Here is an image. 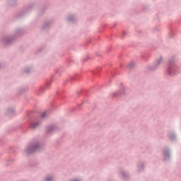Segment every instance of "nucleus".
<instances>
[{
  "label": "nucleus",
  "instance_id": "7ed1b4c3",
  "mask_svg": "<svg viewBox=\"0 0 181 181\" xmlns=\"http://www.w3.org/2000/svg\"><path fill=\"white\" fill-rule=\"evenodd\" d=\"M42 117H45V113L42 114Z\"/></svg>",
  "mask_w": 181,
  "mask_h": 181
},
{
  "label": "nucleus",
  "instance_id": "f03ea898",
  "mask_svg": "<svg viewBox=\"0 0 181 181\" xmlns=\"http://www.w3.org/2000/svg\"><path fill=\"white\" fill-rule=\"evenodd\" d=\"M46 180H47V181H50V179L47 178Z\"/></svg>",
  "mask_w": 181,
  "mask_h": 181
},
{
  "label": "nucleus",
  "instance_id": "20e7f679",
  "mask_svg": "<svg viewBox=\"0 0 181 181\" xmlns=\"http://www.w3.org/2000/svg\"><path fill=\"white\" fill-rule=\"evenodd\" d=\"M34 127H36V123L34 124Z\"/></svg>",
  "mask_w": 181,
  "mask_h": 181
},
{
  "label": "nucleus",
  "instance_id": "f257e3e1",
  "mask_svg": "<svg viewBox=\"0 0 181 181\" xmlns=\"http://www.w3.org/2000/svg\"><path fill=\"white\" fill-rule=\"evenodd\" d=\"M37 148V146L29 147L27 149V153H30L35 151Z\"/></svg>",
  "mask_w": 181,
  "mask_h": 181
}]
</instances>
